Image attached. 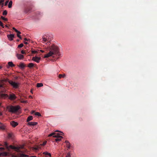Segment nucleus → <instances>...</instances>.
<instances>
[{
  "label": "nucleus",
  "mask_w": 157,
  "mask_h": 157,
  "mask_svg": "<svg viewBox=\"0 0 157 157\" xmlns=\"http://www.w3.org/2000/svg\"><path fill=\"white\" fill-rule=\"evenodd\" d=\"M37 123L36 122H29L28 123V125L29 126H33L36 125Z\"/></svg>",
  "instance_id": "nucleus-10"
},
{
  "label": "nucleus",
  "mask_w": 157,
  "mask_h": 157,
  "mask_svg": "<svg viewBox=\"0 0 157 157\" xmlns=\"http://www.w3.org/2000/svg\"><path fill=\"white\" fill-rule=\"evenodd\" d=\"M42 39L44 42H48L50 40V36L48 35H44L42 37Z\"/></svg>",
  "instance_id": "nucleus-4"
},
{
  "label": "nucleus",
  "mask_w": 157,
  "mask_h": 157,
  "mask_svg": "<svg viewBox=\"0 0 157 157\" xmlns=\"http://www.w3.org/2000/svg\"><path fill=\"white\" fill-rule=\"evenodd\" d=\"M12 1H10L9 3L8 4V7L9 8H11L12 7Z\"/></svg>",
  "instance_id": "nucleus-24"
},
{
  "label": "nucleus",
  "mask_w": 157,
  "mask_h": 157,
  "mask_svg": "<svg viewBox=\"0 0 157 157\" xmlns=\"http://www.w3.org/2000/svg\"><path fill=\"white\" fill-rule=\"evenodd\" d=\"M46 143H47V142L45 141V142H44L42 144H41L40 145H43V146L45 145L46 144Z\"/></svg>",
  "instance_id": "nucleus-40"
},
{
  "label": "nucleus",
  "mask_w": 157,
  "mask_h": 157,
  "mask_svg": "<svg viewBox=\"0 0 157 157\" xmlns=\"http://www.w3.org/2000/svg\"><path fill=\"white\" fill-rule=\"evenodd\" d=\"M29 98H33V97L31 96H29Z\"/></svg>",
  "instance_id": "nucleus-51"
},
{
  "label": "nucleus",
  "mask_w": 157,
  "mask_h": 157,
  "mask_svg": "<svg viewBox=\"0 0 157 157\" xmlns=\"http://www.w3.org/2000/svg\"><path fill=\"white\" fill-rule=\"evenodd\" d=\"M15 147L14 146L10 145L9 147V148L10 147V148H11L12 149H14Z\"/></svg>",
  "instance_id": "nucleus-36"
},
{
  "label": "nucleus",
  "mask_w": 157,
  "mask_h": 157,
  "mask_svg": "<svg viewBox=\"0 0 157 157\" xmlns=\"http://www.w3.org/2000/svg\"><path fill=\"white\" fill-rule=\"evenodd\" d=\"M54 54V53L53 52L51 51H50V52L47 53V54H46L44 56V58H48L50 56H52Z\"/></svg>",
  "instance_id": "nucleus-6"
},
{
  "label": "nucleus",
  "mask_w": 157,
  "mask_h": 157,
  "mask_svg": "<svg viewBox=\"0 0 157 157\" xmlns=\"http://www.w3.org/2000/svg\"><path fill=\"white\" fill-rule=\"evenodd\" d=\"M31 93H33V92H32V90H31Z\"/></svg>",
  "instance_id": "nucleus-59"
},
{
  "label": "nucleus",
  "mask_w": 157,
  "mask_h": 157,
  "mask_svg": "<svg viewBox=\"0 0 157 157\" xmlns=\"http://www.w3.org/2000/svg\"><path fill=\"white\" fill-rule=\"evenodd\" d=\"M55 132H60L59 131V130H56L55 131Z\"/></svg>",
  "instance_id": "nucleus-55"
},
{
  "label": "nucleus",
  "mask_w": 157,
  "mask_h": 157,
  "mask_svg": "<svg viewBox=\"0 0 157 157\" xmlns=\"http://www.w3.org/2000/svg\"><path fill=\"white\" fill-rule=\"evenodd\" d=\"M21 102L22 103H27L28 102L27 101H21Z\"/></svg>",
  "instance_id": "nucleus-39"
},
{
  "label": "nucleus",
  "mask_w": 157,
  "mask_h": 157,
  "mask_svg": "<svg viewBox=\"0 0 157 157\" xmlns=\"http://www.w3.org/2000/svg\"><path fill=\"white\" fill-rule=\"evenodd\" d=\"M65 157H71V155L70 153H68Z\"/></svg>",
  "instance_id": "nucleus-32"
},
{
  "label": "nucleus",
  "mask_w": 157,
  "mask_h": 157,
  "mask_svg": "<svg viewBox=\"0 0 157 157\" xmlns=\"http://www.w3.org/2000/svg\"><path fill=\"white\" fill-rule=\"evenodd\" d=\"M23 148V146H20V147H15L14 150L16 151H19L20 150Z\"/></svg>",
  "instance_id": "nucleus-14"
},
{
  "label": "nucleus",
  "mask_w": 157,
  "mask_h": 157,
  "mask_svg": "<svg viewBox=\"0 0 157 157\" xmlns=\"http://www.w3.org/2000/svg\"><path fill=\"white\" fill-rule=\"evenodd\" d=\"M7 11L6 10H5L3 11V15H6L7 14Z\"/></svg>",
  "instance_id": "nucleus-33"
},
{
  "label": "nucleus",
  "mask_w": 157,
  "mask_h": 157,
  "mask_svg": "<svg viewBox=\"0 0 157 157\" xmlns=\"http://www.w3.org/2000/svg\"><path fill=\"white\" fill-rule=\"evenodd\" d=\"M65 76H66V75L65 74H63V75L59 74V78H61L62 77H63L64 78V77H65Z\"/></svg>",
  "instance_id": "nucleus-23"
},
{
  "label": "nucleus",
  "mask_w": 157,
  "mask_h": 157,
  "mask_svg": "<svg viewBox=\"0 0 157 157\" xmlns=\"http://www.w3.org/2000/svg\"><path fill=\"white\" fill-rule=\"evenodd\" d=\"M10 124L13 127H15L18 125V123L17 122H15L14 121H12L10 122Z\"/></svg>",
  "instance_id": "nucleus-8"
},
{
  "label": "nucleus",
  "mask_w": 157,
  "mask_h": 157,
  "mask_svg": "<svg viewBox=\"0 0 157 157\" xmlns=\"http://www.w3.org/2000/svg\"><path fill=\"white\" fill-rule=\"evenodd\" d=\"M5 26H6V27H8V26H7V25H5Z\"/></svg>",
  "instance_id": "nucleus-58"
},
{
  "label": "nucleus",
  "mask_w": 157,
  "mask_h": 157,
  "mask_svg": "<svg viewBox=\"0 0 157 157\" xmlns=\"http://www.w3.org/2000/svg\"><path fill=\"white\" fill-rule=\"evenodd\" d=\"M40 147H35V148H33V149L34 150H38L39 148H40Z\"/></svg>",
  "instance_id": "nucleus-41"
},
{
  "label": "nucleus",
  "mask_w": 157,
  "mask_h": 157,
  "mask_svg": "<svg viewBox=\"0 0 157 157\" xmlns=\"http://www.w3.org/2000/svg\"><path fill=\"white\" fill-rule=\"evenodd\" d=\"M1 105V103H0V105Z\"/></svg>",
  "instance_id": "nucleus-60"
},
{
  "label": "nucleus",
  "mask_w": 157,
  "mask_h": 157,
  "mask_svg": "<svg viewBox=\"0 0 157 157\" xmlns=\"http://www.w3.org/2000/svg\"><path fill=\"white\" fill-rule=\"evenodd\" d=\"M50 50L54 53V54H57L58 56H61V54L59 52L58 47L55 45L51 46Z\"/></svg>",
  "instance_id": "nucleus-2"
},
{
  "label": "nucleus",
  "mask_w": 157,
  "mask_h": 157,
  "mask_svg": "<svg viewBox=\"0 0 157 157\" xmlns=\"http://www.w3.org/2000/svg\"><path fill=\"white\" fill-rule=\"evenodd\" d=\"M7 155V153L6 152L2 153V156H5Z\"/></svg>",
  "instance_id": "nucleus-28"
},
{
  "label": "nucleus",
  "mask_w": 157,
  "mask_h": 157,
  "mask_svg": "<svg viewBox=\"0 0 157 157\" xmlns=\"http://www.w3.org/2000/svg\"><path fill=\"white\" fill-rule=\"evenodd\" d=\"M19 67L21 68H23L25 67V65L23 63H21L19 65Z\"/></svg>",
  "instance_id": "nucleus-21"
},
{
  "label": "nucleus",
  "mask_w": 157,
  "mask_h": 157,
  "mask_svg": "<svg viewBox=\"0 0 157 157\" xmlns=\"http://www.w3.org/2000/svg\"><path fill=\"white\" fill-rule=\"evenodd\" d=\"M34 65V64L32 63H30L28 65V67L29 68H31L33 67Z\"/></svg>",
  "instance_id": "nucleus-22"
},
{
  "label": "nucleus",
  "mask_w": 157,
  "mask_h": 157,
  "mask_svg": "<svg viewBox=\"0 0 157 157\" xmlns=\"http://www.w3.org/2000/svg\"><path fill=\"white\" fill-rule=\"evenodd\" d=\"M43 85V84L42 83H38L37 84V86L38 87H42Z\"/></svg>",
  "instance_id": "nucleus-25"
},
{
  "label": "nucleus",
  "mask_w": 157,
  "mask_h": 157,
  "mask_svg": "<svg viewBox=\"0 0 157 157\" xmlns=\"http://www.w3.org/2000/svg\"><path fill=\"white\" fill-rule=\"evenodd\" d=\"M65 143H66L67 147L68 148H70V144L69 142L66 140L65 141Z\"/></svg>",
  "instance_id": "nucleus-17"
},
{
  "label": "nucleus",
  "mask_w": 157,
  "mask_h": 157,
  "mask_svg": "<svg viewBox=\"0 0 157 157\" xmlns=\"http://www.w3.org/2000/svg\"><path fill=\"white\" fill-rule=\"evenodd\" d=\"M32 53H37V51H32Z\"/></svg>",
  "instance_id": "nucleus-42"
},
{
  "label": "nucleus",
  "mask_w": 157,
  "mask_h": 157,
  "mask_svg": "<svg viewBox=\"0 0 157 157\" xmlns=\"http://www.w3.org/2000/svg\"><path fill=\"white\" fill-rule=\"evenodd\" d=\"M0 129L4 130L5 129L6 126L4 124H3L0 122Z\"/></svg>",
  "instance_id": "nucleus-15"
},
{
  "label": "nucleus",
  "mask_w": 157,
  "mask_h": 157,
  "mask_svg": "<svg viewBox=\"0 0 157 157\" xmlns=\"http://www.w3.org/2000/svg\"><path fill=\"white\" fill-rule=\"evenodd\" d=\"M0 25L2 27V28H4V26L3 25L2 23L0 21Z\"/></svg>",
  "instance_id": "nucleus-38"
},
{
  "label": "nucleus",
  "mask_w": 157,
  "mask_h": 157,
  "mask_svg": "<svg viewBox=\"0 0 157 157\" xmlns=\"http://www.w3.org/2000/svg\"><path fill=\"white\" fill-rule=\"evenodd\" d=\"M1 18L3 20L5 21H7V18H5L2 16L1 17Z\"/></svg>",
  "instance_id": "nucleus-31"
},
{
  "label": "nucleus",
  "mask_w": 157,
  "mask_h": 157,
  "mask_svg": "<svg viewBox=\"0 0 157 157\" xmlns=\"http://www.w3.org/2000/svg\"><path fill=\"white\" fill-rule=\"evenodd\" d=\"M3 87V86L2 85L0 84V87Z\"/></svg>",
  "instance_id": "nucleus-49"
},
{
  "label": "nucleus",
  "mask_w": 157,
  "mask_h": 157,
  "mask_svg": "<svg viewBox=\"0 0 157 157\" xmlns=\"http://www.w3.org/2000/svg\"><path fill=\"white\" fill-rule=\"evenodd\" d=\"M2 68V67L0 66V69H1Z\"/></svg>",
  "instance_id": "nucleus-57"
},
{
  "label": "nucleus",
  "mask_w": 157,
  "mask_h": 157,
  "mask_svg": "<svg viewBox=\"0 0 157 157\" xmlns=\"http://www.w3.org/2000/svg\"><path fill=\"white\" fill-rule=\"evenodd\" d=\"M21 52L22 54H23L25 53V52L23 50H21Z\"/></svg>",
  "instance_id": "nucleus-45"
},
{
  "label": "nucleus",
  "mask_w": 157,
  "mask_h": 157,
  "mask_svg": "<svg viewBox=\"0 0 157 157\" xmlns=\"http://www.w3.org/2000/svg\"><path fill=\"white\" fill-rule=\"evenodd\" d=\"M29 157H36V156H31Z\"/></svg>",
  "instance_id": "nucleus-52"
},
{
  "label": "nucleus",
  "mask_w": 157,
  "mask_h": 157,
  "mask_svg": "<svg viewBox=\"0 0 157 157\" xmlns=\"http://www.w3.org/2000/svg\"><path fill=\"white\" fill-rule=\"evenodd\" d=\"M12 136V134H8V137H11Z\"/></svg>",
  "instance_id": "nucleus-44"
},
{
  "label": "nucleus",
  "mask_w": 157,
  "mask_h": 157,
  "mask_svg": "<svg viewBox=\"0 0 157 157\" xmlns=\"http://www.w3.org/2000/svg\"><path fill=\"white\" fill-rule=\"evenodd\" d=\"M40 51L42 52H44V51H43L42 50H40Z\"/></svg>",
  "instance_id": "nucleus-53"
},
{
  "label": "nucleus",
  "mask_w": 157,
  "mask_h": 157,
  "mask_svg": "<svg viewBox=\"0 0 157 157\" xmlns=\"http://www.w3.org/2000/svg\"><path fill=\"white\" fill-rule=\"evenodd\" d=\"M61 133H58L57 134H55L54 136H53V137L58 138H63V137L61 136H60V135H63V133L62 132H60Z\"/></svg>",
  "instance_id": "nucleus-7"
},
{
  "label": "nucleus",
  "mask_w": 157,
  "mask_h": 157,
  "mask_svg": "<svg viewBox=\"0 0 157 157\" xmlns=\"http://www.w3.org/2000/svg\"><path fill=\"white\" fill-rule=\"evenodd\" d=\"M13 29L16 32H17L18 30L16 29L14 27H13Z\"/></svg>",
  "instance_id": "nucleus-43"
},
{
  "label": "nucleus",
  "mask_w": 157,
  "mask_h": 157,
  "mask_svg": "<svg viewBox=\"0 0 157 157\" xmlns=\"http://www.w3.org/2000/svg\"><path fill=\"white\" fill-rule=\"evenodd\" d=\"M1 145H2L0 144V146H1Z\"/></svg>",
  "instance_id": "nucleus-61"
},
{
  "label": "nucleus",
  "mask_w": 157,
  "mask_h": 157,
  "mask_svg": "<svg viewBox=\"0 0 157 157\" xmlns=\"http://www.w3.org/2000/svg\"><path fill=\"white\" fill-rule=\"evenodd\" d=\"M43 154L46 155H48L50 157L51 156V155L50 153H48L47 151L44 152Z\"/></svg>",
  "instance_id": "nucleus-16"
},
{
  "label": "nucleus",
  "mask_w": 157,
  "mask_h": 157,
  "mask_svg": "<svg viewBox=\"0 0 157 157\" xmlns=\"http://www.w3.org/2000/svg\"><path fill=\"white\" fill-rule=\"evenodd\" d=\"M35 115L36 116H41L39 112H36L35 113Z\"/></svg>",
  "instance_id": "nucleus-30"
},
{
  "label": "nucleus",
  "mask_w": 157,
  "mask_h": 157,
  "mask_svg": "<svg viewBox=\"0 0 157 157\" xmlns=\"http://www.w3.org/2000/svg\"><path fill=\"white\" fill-rule=\"evenodd\" d=\"M40 58L37 56L33 57L32 59V60L37 63H39L40 62Z\"/></svg>",
  "instance_id": "nucleus-5"
},
{
  "label": "nucleus",
  "mask_w": 157,
  "mask_h": 157,
  "mask_svg": "<svg viewBox=\"0 0 157 157\" xmlns=\"http://www.w3.org/2000/svg\"><path fill=\"white\" fill-rule=\"evenodd\" d=\"M0 149L4 150V148H2V147H0Z\"/></svg>",
  "instance_id": "nucleus-50"
},
{
  "label": "nucleus",
  "mask_w": 157,
  "mask_h": 157,
  "mask_svg": "<svg viewBox=\"0 0 157 157\" xmlns=\"http://www.w3.org/2000/svg\"><path fill=\"white\" fill-rule=\"evenodd\" d=\"M24 40H25V41H28L29 40V39H27V38H25L24 39Z\"/></svg>",
  "instance_id": "nucleus-46"
},
{
  "label": "nucleus",
  "mask_w": 157,
  "mask_h": 157,
  "mask_svg": "<svg viewBox=\"0 0 157 157\" xmlns=\"http://www.w3.org/2000/svg\"><path fill=\"white\" fill-rule=\"evenodd\" d=\"M7 37L9 40H13V38L14 37V35L13 34L8 35H7Z\"/></svg>",
  "instance_id": "nucleus-12"
},
{
  "label": "nucleus",
  "mask_w": 157,
  "mask_h": 157,
  "mask_svg": "<svg viewBox=\"0 0 157 157\" xmlns=\"http://www.w3.org/2000/svg\"><path fill=\"white\" fill-rule=\"evenodd\" d=\"M4 144L7 148H9V147H8V144L6 142H4Z\"/></svg>",
  "instance_id": "nucleus-37"
},
{
  "label": "nucleus",
  "mask_w": 157,
  "mask_h": 157,
  "mask_svg": "<svg viewBox=\"0 0 157 157\" xmlns=\"http://www.w3.org/2000/svg\"><path fill=\"white\" fill-rule=\"evenodd\" d=\"M8 1H7L6 2V3H5V5H7V3H8Z\"/></svg>",
  "instance_id": "nucleus-48"
},
{
  "label": "nucleus",
  "mask_w": 157,
  "mask_h": 157,
  "mask_svg": "<svg viewBox=\"0 0 157 157\" xmlns=\"http://www.w3.org/2000/svg\"><path fill=\"white\" fill-rule=\"evenodd\" d=\"M23 44H21L19 45H18V48H21L23 47Z\"/></svg>",
  "instance_id": "nucleus-35"
},
{
  "label": "nucleus",
  "mask_w": 157,
  "mask_h": 157,
  "mask_svg": "<svg viewBox=\"0 0 157 157\" xmlns=\"http://www.w3.org/2000/svg\"><path fill=\"white\" fill-rule=\"evenodd\" d=\"M20 108V107L18 105L16 106L9 105L7 106L6 107V109L8 110L9 112L12 113H15Z\"/></svg>",
  "instance_id": "nucleus-1"
},
{
  "label": "nucleus",
  "mask_w": 157,
  "mask_h": 157,
  "mask_svg": "<svg viewBox=\"0 0 157 157\" xmlns=\"http://www.w3.org/2000/svg\"><path fill=\"white\" fill-rule=\"evenodd\" d=\"M9 83L14 88H17L20 86V84L18 82H16L10 80L9 81Z\"/></svg>",
  "instance_id": "nucleus-3"
},
{
  "label": "nucleus",
  "mask_w": 157,
  "mask_h": 157,
  "mask_svg": "<svg viewBox=\"0 0 157 157\" xmlns=\"http://www.w3.org/2000/svg\"><path fill=\"white\" fill-rule=\"evenodd\" d=\"M16 96L14 94H11L10 95L9 98L11 100H13L16 99Z\"/></svg>",
  "instance_id": "nucleus-9"
},
{
  "label": "nucleus",
  "mask_w": 157,
  "mask_h": 157,
  "mask_svg": "<svg viewBox=\"0 0 157 157\" xmlns=\"http://www.w3.org/2000/svg\"><path fill=\"white\" fill-rule=\"evenodd\" d=\"M55 134H56V133L55 132L49 134L48 135V136L50 137V136H53H53H54Z\"/></svg>",
  "instance_id": "nucleus-27"
},
{
  "label": "nucleus",
  "mask_w": 157,
  "mask_h": 157,
  "mask_svg": "<svg viewBox=\"0 0 157 157\" xmlns=\"http://www.w3.org/2000/svg\"><path fill=\"white\" fill-rule=\"evenodd\" d=\"M8 65L9 66L11 67H13L14 66V64L13 63V62H9L8 63Z\"/></svg>",
  "instance_id": "nucleus-19"
},
{
  "label": "nucleus",
  "mask_w": 157,
  "mask_h": 157,
  "mask_svg": "<svg viewBox=\"0 0 157 157\" xmlns=\"http://www.w3.org/2000/svg\"><path fill=\"white\" fill-rule=\"evenodd\" d=\"M57 138L55 139V141H60L61 140L62 138Z\"/></svg>",
  "instance_id": "nucleus-34"
},
{
  "label": "nucleus",
  "mask_w": 157,
  "mask_h": 157,
  "mask_svg": "<svg viewBox=\"0 0 157 157\" xmlns=\"http://www.w3.org/2000/svg\"><path fill=\"white\" fill-rule=\"evenodd\" d=\"M33 119V117L32 116H30L28 117L27 120V121L29 122V121L32 120Z\"/></svg>",
  "instance_id": "nucleus-20"
},
{
  "label": "nucleus",
  "mask_w": 157,
  "mask_h": 157,
  "mask_svg": "<svg viewBox=\"0 0 157 157\" xmlns=\"http://www.w3.org/2000/svg\"><path fill=\"white\" fill-rule=\"evenodd\" d=\"M16 56L19 59H21L24 58V56L20 54H17Z\"/></svg>",
  "instance_id": "nucleus-11"
},
{
  "label": "nucleus",
  "mask_w": 157,
  "mask_h": 157,
  "mask_svg": "<svg viewBox=\"0 0 157 157\" xmlns=\"http://www.w3.org/2000/svg\"><path fill=\"white\" fill-rule=\"evenodd\" d=\"M5 0H0V5L2 6H3V2Z\"/></svg>",
  "instance_id": "nucleus-26"
},
{
  "label": "nucleus",
  "mask_w": 157,
  "mask_h": 157,
  "mask_svg": "<svg viewBox=\"0 0 157 157\" xmlns=\"http://www.w3.org/2000/svg\"><path fill=\"white\" fill-rule=\"evenodd\" d=\"M2 156V153H0V156Z\"/></svg>",
  "instance_id": "nucleus-54"
},
{
  "label": "nucleus",
  "mask_w": 157,
  "mask_h": 157,
  "mask_svg": "<svg viewBox=\"0 0 157 157\" xmlns=\"http://www.w3.org/2000/svg\"><path fill=\"white\" fill-rule=\"evenodd\" d=\"M8 96L7 94H3L0 93V98H5L7 97Z\"/></svg>",
  "instance_id": "nucleus-13"
},
{
  "label": "nucleus",
  "mask_w": 157,
  "mask_h": 157,
  "mask_svg": "<svg viewBox=\"0 0 157 157\" xmlns=\"http://www.w3.org/2000/svg\"><path fill=\"white\" fill-rule=\"evenodd\" d=\"M24 43H25V44H28V43L26 41H24Z\"/></svg>",
  "instance_id": "nucleus-47"
},
{
  "label": "nucleus",
  "mask_w": 157,
  "mask_h": 157,
  "mask_svg": "<svg viewBox=\"0 0 157 157\" xmlns=\"http://www.w3.org/2000/svg\"><path fill=\"white\" fill-rule=\"evenodd\" d=\"M2 115V114L0 112V116H1Z\"/></svg>",
  "instance_id": "nucleus-56"
},
{
  "label": "nucleus",
  "mask_w": 157,
  "mask_h": 157,
  "mask_svg": "<svg viewBox=\"0 0 157 157\" xmlns=\"http://www.w3.org/2000/svg\"><path fill=\"white\" fill-rule=\"evenodd\" d=\"M17 33V36L20 39H21V35H20L21 33L19 31H18L17 32H16Z\"/></svg>",
  "instance_id": "nucleus-18"
},
{
  "label": "nucleus",
  "mask_w": 157,
  "mask_h": 157,
  "mask_svg": "<svg viewBox=\"0 0 157 157\" xmlns=\"http://www.w3.org/2000/svg\"><path fill=\"white\" fill-rule=\"evenodd\" d=\"M24 156L25 155L23 154H19L17 155V157H22Z\"/></svg>",
  "instance_id": "nucleus-29"
}]
</instances>
